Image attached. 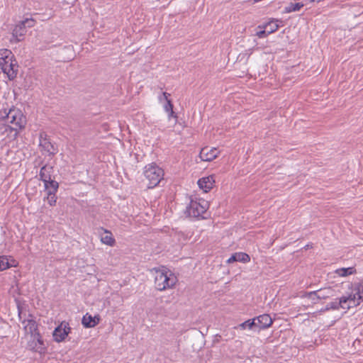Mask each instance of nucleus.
Masks as SVG:
<instances>
[{
  "label": "nucleus",
  "mask_w": 363,
  "mask_h": 363,
  "mask_svg": "<svg viewBox=\"0 0 363 363\" xmlns=\"http://www.w3.org/2000/svg\"><path fill=\"white\" fill-rule=\"evenodd\" d=\"M5 115L0 117L1 134L15 140L19 131L23 129L26 125V118L22 111L16 108H11Z\"/></svg>",
  "instance_id": "f257e3e1"
},
{
  "label": "nucleus",
  "mask_w": 363,
  "mask_h": 363,
  "mask_svg": "<svg viewBox=\"0 0 363 363\" xmlns=\"http://www.w3.org/2000/svg\"><path fill=\"white\" fill-rule=\"evenodd\" d=\"M155 287L157 290L162 291L174 287L177 282V277L167 269L154 268Z\"/></svg>",
  "instance_id": "f03ea898"
},
{
  "label": "nucleus",
  "mask_w": 363,
  "mask_h": 363,
  "mask_svg": "<svg viewBox=\"0 0 363 363\" xmlns=\"http://www.w3.org/2000/svg\"><path fill=\"white\" fill-rule=\"evenodd\" d=\"M0 68L9 79H13L18 72V65L13 54L10 50H0Z\"/></svg>",
  "instance_id": "7ed1b4c3"
},
{
  "label": "nucleus",
  "mask_w": 363,
  "mask_h": 363,
  "mask_svg": "<svg viewBox=\"0 0 363 363\" xmlns=\"http://www.w3.org/2000/svg\"><path fill=\"white\" fill-rule=\"evenodd\" d=\"M143 175L147 181V188L157 186L164 178V170L156 163L152 162L144 167Z\"/></svg>",
  "instance_id": "20e7f679"
},
{
  "label": "nucleus",
  "mask_w": 363,
  "mask_h": 363,
  "mask_svg": "<svg viewBox=\"0 0 363 363\" xmlns=\"http://www.w3.org/2000/svg\"><path fill=\"white\" fill-rule=\"evenodd\" d=\"M18 316L20 322L23 325V330L27 335H30L31 337L40 334L38 330V323H36L35 318L31 313H26V311L18 304Z\"/></svg>",
  "instance_id": "39448f33"
},
{
  "label": "nucleus",
  "mask_w": 363,
  "mask_h": 363,
  "mask_svg": "<svg viewBox=\"0 0 363 363\" xmlns=\"http://www.w3.org/2000/svg\"><path fill=\"white\" fill-rule=\"evenodd\" d=\"M208 207V202L203 199H191L186 212L189 216L199 218L206 213Z\"/></svg>",
  "instance_id": "423d86ee"
},
{
  "label": "nucleus",
  "mask_w": 363,
  "mask_h": 363,
  "mask_svg": "<svg viewBox=\"0 0 363 363\" xmlns=\"http://www.w3.org/2000/svg\"><path fill=\"white\" fill-rule=\"evenodd\" d=\"M39 147L41 152H45L50 157L55 155L58 149L55 147L48 138L45 133H40L39 136Z\"/></svg>",
  "instance_id": "0eeeda50"
},
{
  "label": "nucleus",
  "mask_w": 363,
  "mask_h": 363,
  "mask_svg": "<svg viewBox=\"0 0 363 363\" xmlns=\"http://www.w3.org/2000/svg\"><path fill=\"white\" fill-rule=\"evenodd\" d=\"M27 349L38 353H43L45 352V347L40 334H37V335L30 337V340L27 344Z\"/></svg>",
  "instance_id": "6e6552de"
},
{
  "label": "nucleus",
  "mask_w": 363,
  "mask_h": 363,
  "mask_svg": "<svg viewBox=\"0 0 363 363\" xmlns=\"http://www.w3.org/2000/svg\"><path fill=\"white\" fill-rule=\"evenodd\" d=\"M71 331L69 323H61L53 331V339L57 342H61L65 340Z\"/></svg>",
  "instance_id": "1a4fd4ad"
},
{
  "label": "nucleus",
  "mask_w": 363,
  "mask_h": 363,
  "mask_svg": "<svg viewBox=\"0 0 363 363\" xmlns=\"http://www.w3.org/2000/svg\"><path fill=\"white\" fill-rule=\"evenodd\" d=\"M26 32L27 30L26 26L23 25V23L20 21L15 26L12 30V38H11L10 42L11 43H17L22 41L24 39Z\"/></svg>",
  "instance_id": "9d476101"
},
{
  "label": "nucleus",
  "mask_w": 363,
  "mask_h": 363,
  "mask_svg": "<svg viewBox=\"0 0 363 363\" xmlns=\"http://www.w3.org/2000/svg\"><path fill=\"white\" fill-rule=\"evenodd\" d=\"M219 154L220 151L216 147H204L201 150L199 157L203 161L211 162L216 159Z\"/></svg>",
  "instance_id": "9b49d317"
},
{
  "label": "nucleus",
  "mask_w": 363,
  "mask_h": 363,
  "mask_svg": "<svg viewBox=\"0 0 363 363\" xmlns=\"http://www.w3.org/2000/svg\"><path fill=\"white\" fill-rule=\"evenodd\" d=\"M198 185L201 189L204 192L207 193L210 191L215 184V179L213 175H209L208 177H202L198 180Z\"/></svg>",
  "instance_id": "f8f14e48"
},
{
  "label": "nucleus",
  "mask_w": 363,
  "mask_h": 363,
  "mask_svg": "<svg viewBox=\"0 0 363 363\" xmlns=\"http://www.w3.org/2000/svg\"><path fill=\"white\" fill-rule=\"evenodd\" d=\"M254 319H256L255 327L259 328V329L268 328L272 325L273 323L272 318L269 314H262L255 318Z\"/></svg>",
  "instance_id": "ddd939ff"
},
{
  "label": "nucleus",
  "mask_w": 363,
  "mask_h": 363,
  "mask_svg": "<svg viewBox=\"0 0 363 363\" xmlns=\"http://www.w3.org/2000/svg\"><path fill=\"white\" fill-rule=\"evenodd\" d=\"M53 172V166L48 164H44L40 170V179L43 182H48L49 181L53 180L52 179Z\"/></svg>",
  "instance_id": "4468645a"
},
{
  "label": "nucleus",
  "mask_w": 363,
  "mask_h": 363,
  "mask_svg": "<svg viewBox=\"0 0 363 363\" xmlns=\"http://www.w3.org/2000/svg\"><path fill=\"white\" fill-rule=\"evenodd\" d=\"M100 321V318L99 315L92 316L88 313H86L82 320V323L86 328H94L99 324Z\"/></svg>",
  "instance_id": "2eb2a0df"
},
{
  "label": "nucleus",
  "mask_w": 363,
  "mask_h": 363,
  "mask_svg": "<svg viewBox=\"0 0 363 363\" xmlns=\"http://www.w3.org/2000/svg\"><path fill=\"white\" fill-rule=\"evenodd\" d=\"M339 299L340 301L341 304L347 303L348 301H352L353 306H359L360 303L362 301L359 299V296H357L356 292L354 294H350L348 296H343L340 297Z\"/></svg>",
  "instance_id": "dca6fc26"
},
{
  "label": "nucleus",
  "mask_w": 363,
  "mask_h": 363,
  "mask_svg": "<svg viewBox=\"0 0 363 363\" xmlns=\"http://www.w3.org/2000/svg\"><path fill=\"white\" fill-rule=\"evenodd\" d=\"M44 183V187L45 191H46V194L52 192L57 193L58 188H59V184L57 182H56L55 179L49 181L48 182H43Z\"/></svg>",
  "instance_id": "f3484780"
},
{
  "label": "nucleus",
  "mask_w": 363,
  "mask_h": 363,
  "mask_svg": "<svg viewBox=\"0 0 363 363\" xmlns=\"http://www.w3.org/2000/svg\"><path fill=\"white\" fill-rule=\"evenodd\" d=\"M174 106L171 100H167L164 105V110L168 113V118H174L177 119L178 116L173 110Z\"/></svg>",
  "instance_id": "a211bd4d"
},
{
  "label": "nucleus",
  "mask_w": 363,
  "mask_h": 363,
  "mask_svg": "<svg viewBox=\"0 0 363 363\" xmlns=\"http://www.w3.org/2000/svg\"><path fill=\"white\" fill-rule=\"evenodd\" d=\"M303 3H290L287 6L284 8V12L286 13H291L294 11H299L303 7Z\"/></svg>",
  "instance_id": "6ab92c4d"
},
{
  "label": "nucleus",
  "mask_w": 363,
  "mask_h": 363,
  "mask_svg": "<svg viewBox=\"0 0 363 363\" xmlns=\"http://www.w3.org/2000/svg\"><path fill=\"white\" fill-rule=\"evenodd\" d=\"M335 273L340 277H347L356 273L354 267L340 268L335 270Z\"/></svg>",
  "instance_id": "aec40b11"
},
{
  "label": "nucleus",
  "mask_w": 363,
  "mask_h": 363,
  "mask_svg": "<svg viewBox=\"0 0 363 363\" xmlns=\"http://www.w3.org/2000/svg\"><path fill=\"white\" fill-rule=\"evenodd\" d=\"M340 308H341L340 301V299H338V300L336 299L334 301L328 303L324 308H322L320 310V312H325V311H329L330 309L338 310Z\"/></svg>",
  "instance_id": "412c9836"
},
{
  "label": "nucleus",
  "mask_w": 363,
  "mask_h": 363,
  "mask_svg": "<svg viewBox=\"0 0 363 363\" xmlns=\"http://www.w3.org/2000/svg\"><path fill=\"white\" fill-rule=\"evenodd\" d=\"M277 22H278L277 20L270 21L269 22H268L267 23H266L264 25L263 28H267V33L271 34L278 30L279 25H278Z\"/></svg>",
  "instance_id": "4be33fe9"
},
{
  "label": "nucleus",
  "mask_w": 363,
  "mask_h": 363,
  "mask_svg": "<svg viewBox=\"0 0 363 363\" xmlns=\"http://www.w3.org/2000/svg\"><path fill=\"white\" fill-rule=\"evenodd\" d=\"M106 233H109V235L104 236L101 238V241L108 246H113L115 245L116 240L112 237L111 232L108 230H105Z\"/></svg>",
  "instance_id": "5701e85b"
},
{
  "label": "nucleus",
  "mask_w": 363,
  "mask_h": 363,
  "mask_svg": "<svg viewBox=\"0 0 363 363\" xmlns=\"http://www.w3.org/2000/svg\"><path fill=\"white\" fill-rule=\"evenodd\" d=\"M353 291L356 292L359 299L363 301V281L362 283H357L354 284Z\"/></svg>",
  "instance_id": "b1692460"
},
{
  "label": "nucleus",
  "mask_w": 363,
  "mask_h": 363,
  "mask_svg": "<svg viewBox=\"0 0 363 363\" xmlns=\"http://www.w3.org/2000/svg\"><path fill=\"white\" fill-rule=\"evenodd\" d=\"M255 320H256V319H254V318L249 319V320L240 323L238 327H235V328H239L242 330H245L246 328L251 329V328H252L253 326H255Z\"/></svg>",
  "instance_id": "393cba45"
},
{
  "label": "nucleus",
  "mask_w": 363,
  "mask_h": 363,
  "mask_svg": "<svg viewBox=\"0 0 363 363\" xmlns=\"http://www.w3.org/2000/svg\"><path fill=\"white\" fill-rule=\"evenodd\" d=\"M237 262L247 263L250 261V257L248 254L242 252H236Z\"/></svg>",
  "instance_id": "a878e982"
},
{
  "label": "nucleus",
  "mask_w": 363,
  "mask_h": 363,
  "mask_svg": "<svg viewBox=\"0 0 363 363\" xmlns=\"http://www.w3.org/2000/svg\"><path fill=\"white\" fill-rule=\"evenodd\" d=\"M56 194L57 193L52 194V192L48 193L47 196L44 199H47L50 206H55L56 205L57 199Z\"/></svg>",
  "instance_id": "bb28decb"
},
{
  "label": "nucleus",
  "mask_w": 363,
  "mask_h": 363,
  "mask_svg": "<svg viewBox=\"0 0 363 363\" xmlns=\"http://www.w3.org/2000/svg\"><path fill=\"white\" fill-rule=\"evenodd\" d=\"M9 269V259L6 256H0V272Z\"/></svg>",
  "instance_id": "cd10ccee"
},
{
  "label": "nucleus",
  "mask_w": 363,
  "mask_h": 363,
  "mask_svg": "<svg viewBox=\"0 0 363 363\" xmlns=\"http://www.w3.org/2000/svg\"><path fill=\"white\" fill-rule=\"evenodd\" d=\"M21 23H23V25L26 26V28H32L35 25L36 21L33 18H27L23 21H21Z\"/></svg>",
  "instance_id": "c85d7f7f"
},
{
  "label": "nucleus",
  "mask_w": 363,
  "mask_h": 363,
  "mask_svg": "<svg viewBox=\"0 0 363 363\" xmlns=\"http://www.w3.org/2000/svg\"><path fill=\"white\" fill-rule=\"evenodd\" d=\"M269 33H267V29L264 28L262 30L257 32L256 35L259 38H266Z\"/></svg>",
  "instance_id": "c756f323"
},
{
  "label": "nucleus",
  "mask_w": 363,
  "mask_h": 363,
  "mask_svg": "<svg viewBox=\"0 0 363 363\" xmlns=\"http://www.w3.org/2000/svg\"><path fill=\"white\" fill-rule=\"evenodd\" d=\"M352 303H353L352 301H348V302L347 303L341 304V308H342V309H347L348 310V309H350L351 308L357 306H353Z\"/></svg>",
  "instance_id": "7c9ffc66"
},
{
  "label": "nucleus",
  "mask_w": 363,
  "mask_h": 363,
  "mask_svg": "<svg viewBox=\"0 0 363 363\" xmlns=\"http://www.w3.org/2000/svg\"><path fill=\"white\" fill-rule=\"evenodd\" d=\"M169 96H170V94H169V93H167V92H165V91H164V92H163V93H162V96H160L158 97V100H159V101H160V102H161V101H162V99H165V100H166V101H167V100H170V99H169Z\"/></svg>",
  "instance_id": "2f4dec72"
},
{
  "label": "nucleus",
  "mask_w": 363,
  "mask_h": 363,
  "mask_svg": "<svg viewBox=\"0 0 363 363\" xmlns=\"http://www.w3.org/2000/svg\"><path fill=\"white\" fill-rule=\"evenodd\" d=\"M234 262H237L236 252L233 254L231 257L227 260V263L228 264L233 263Z\"/></svg>",
  "instance_id": "473e14b6"
},
{
  "label": "nucleus",
  "mask_w": 363,
  "mask_h": 363,
  "mask_svg": "<svg viewBox=\"0 0 363 363\" xmlns=\"http://www.w3.org/2000/svg\"><path fill=\"white\" fill-rule=\"evenodd\" d=\"M9 268L14 267H16L18 265V262L14 259H11V261H9Z\"/></svg>",
  "instance_id": "72a5a7b5"
},
{
  "label": "nucleus",
  "mask_w": 363,
  "mask_h": 363,
  "mask_svg": "<svg viewBox=\"0 0 363 363\" xmlns=\"http://www.w3.org/2000/svg\"><path fill=\"white\" fill-rule=\"evenodd\" d=\"M308 297H311L312 296H317V291H311V292H308L306 295Z\"/></svg>",
  "instance_id": "f704fd0d"
},
{
  "label": "nucleus",
  "mask_w": 363,
  "mask_h": 363,
  "mask_svg": "<svg viewBox=\"0 0 363 363\" xmlns=\"http://www.w3.org/2000/svg\"><path fill=\"white\" fill-rule=\"evenodd\" d=\"M312 247H313V244H311H311H307V245L304 247V248H305V249H306V250H307V249H309V248H312Z\"/></svg>",
  "instance_id": "c9c22d12"
},
{
  "label": "nucleus",
  "mask_w": 363,
  "mask_h": 363,
  "mask_svg": "<svg viewBox=\"0 0 363 363\" xmlns=\"http://www.w3.org/2000/svg\"><path fill=\"white\" fill-rule=\"evenodd\" d=\"M317 298H318V299H320V298H321V297H320V296H317Z\"/></svg>",
  "instance_id": "e433bc0d"
}]
</instances>
